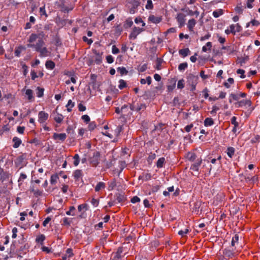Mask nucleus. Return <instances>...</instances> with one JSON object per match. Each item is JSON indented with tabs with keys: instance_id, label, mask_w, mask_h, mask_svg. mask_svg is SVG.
Listing matches in <instances>:
<instances>
[{
	"instance_id": "nucleus-20",
	"label": "nucleus",
	"mask_w": 260,
	"mask_h": 260,
	"mask_svg": "<svg viewBox=\"0 0 260 260\" xmlns=\"http://www.w3.org/2000/svg\"><path fill=\"white\" fill-rule=\"evenodd\" d=\"M55 66L54 62L51 60H47L45 63L46 68L49 70H53Z\"/></svg>"
},
{
	"instance_id": "nucleus-10",
	"label": "nucleus",
	"mask_w": 260,
	"mask_h": 260,
	"mask_svg": "<svg viewBox=\"0 0 260 260\" xmlns=\"http://www.w3.org/2000/svg\"><path fill=\"white\" fill-rule=\"evenodd\" d=\"M196 23H197V22H196V20H194V19H191L188 21L187 26L188 30L190 31H193V28H194V27L195 26Z\"/></svg>"
},
{
	"instance_id": "nucleus-27",
	"label": "nucleus",
	"mask_w": 260,
	"mask_h": 260,
	"mask_svg": "<svg viewBox=\"0 0 260 260\" xmlns=\"http://www.w3.org/2000/svg\"><path fill=\"white\" fill-rule=\"evenodd\" d=\"M117 71L121 75H126L128 73L125 68L123 67H118L117 69Z\"/></svg>"
},
{
	"instance_id": "nucleus-32",
	"label": "nucleus",
	"mask_w": 260,
	"mask_h": 260,
	"mask_svg": "<svg viewBox=\"0 0 260 260\" xmlns=\"http://www.w3.org/2000/svg\"><path fill=\"white\" fill-rule=\"evenodd\" d=\"M67 110L69 112H71L73 107L74 106V103L72 102L71 100L68 101V104L67 105Z\"/></svg>"
},
{
	"instance_id": "nucleus-44",
	"label": "nucleus",
	"mask_w": 260,
	"mask_h": 260,
	"mask_svg": "<svg viewBox=\"0 0 260 260\" xmlns=\"http://www.w3.org/2000/svg\"><path fill=\"white\" fill-rule=\"evenodd\" d=\"M162 63V60L160 58H157L156 59V63L155 68L157 70L161 69V65Z\"/></svg>"
},
{
	"instance_id": "nucleus-14",
	"label": "nucleus",
	"mask_w": 260,
	"mask_h": 260,
	"mask_svg": "<svg viewBox=\"0 0 260 260\" xmlns=\"http://www.w3.org/2000/svg\"><path fill=\"white\" fill-rule=\"evenodd\" d=\"M106 187V184L103 182H99L95 187V191L99 192Z\"/></svg>"
},
{
	"instance_id": "nucleus-48",
	"label": "nucleus",
	"mask_w": 260,
	"mask_h": 260,
	"mask_svg": "<svg viewBox=\"0 0 260 260\" xmlns=\"http://www.w3.org/2000/svg\"><path fill=\"white\" fill-rule=\"evenodd\" d=\"M189 231L187 229H185L184 230H180L178 232V234L182 237L185 236L188 233Z\"/></svg>"
},
{
	"instance_id": "nucleus-60",
	"label": "nucleus",
	"mask_w": 260,
	"mask_h": 260,
	"mask_svg": "<svg viewBox=\"0 0 260 260\" xmlns=\"http://www.w3.org/2000/svg\"><path fill=\"white\" fill-rule=\"evenodd\" d=\"M82 119L86 123L90 121V117L87 115H84L81 117Z\"/></svg>"
},
{
	"instance_id": "nucleus-47",
	"label": "nucleus",
	"mask_w": 260,
	"mask_h": 260,
	"mask_svg": "<svg viewBox=\"0 0 260 260\" xmlns=\"http://www.w3.org/2000/svg\"><path fill=\"white\" fill-rule=\"evenodd\" d=\"M184 87V80L181 79L178 81L177 83V88L179 89H182Z\"/></svg>"
},
{
	"instance_id": "nucleus-59",
	"label": "nucleus",
	"mask_w": 260,
	"mask_h": 260,
	"mask_svg": "<svg viewBox=\"0 0 260 260\" xmlns=\"http://www.w3.org/2000/svg\"><path fill=\"white\" fill-rule=\"evenodd\" d=\"M62 224L64 225H70V223H71V222L69 220V219L67 217H65L63 219H62Z\"/></svg>"
},
{
	"instance_id": "nucleus-16",
	"label": "nucleus",
	"mask_w": 260,
	"mask_h": 260,
	"mask_svg": "<svg viewBox=\"0 0 260 260\" xmlns=\"http://www.w3.org/2000/svg\"><path fill=\"white\" fill-rule=\"evenodd\" d=\"M63 119V116L62 115L56 113L54 116V120L58 123H60L62 121Z\"/></svg>"
},
{
	"instance_id": "nucleus-26",
	"label": "nucleus",
	"mask_w": 260,
	"mask_h": 260,
	"mask_svg": "<svg viewBox=\"0 0 260 260\" xmlns=\"http://www.w3.org/2000/svg\"><path fill=\"white\" fill-rule=\"evenodd\" d=\"M165 161V158L164 157L159 158L156 162V166L158 168H161L163 167V165Z\"/></svg>"
},
{
	"instance_id": "nucleus-18",
	"label": "nucleus",
	"mask_w": 260,
	"mask_h": 260,
	"mask_svg": "<svg viewBox=\"0 0 260 260\" xmlns=\"http://www.w3.org/2000/svg\"><path fill=\"white\" fill-rule=\"evenodd\" d=\"M204 123L205 126H210L214 124V121L212 118L208 117L205 119Z\"/></svg>"
},
{
	"instance_id": "nucleus-28",
	"label": "nucleus",
	"mask_w": 260,
	"mask_h": 260,
	"mask_svg": "<svg viewBox=\"0 0 260 260\" xmlns=\"http://www.w3.org/2000/svg\"><path fill=\"white\" fill-rule=\"evenodd\" d=\"M25 94L27 96L28 100L31 101L33 99V92L31 89H27L25 91Z\"/></svg>"
},
{
	"instance_id": "nucleus-12",
	"label": "nucleus",
	"mask_w": 260,
	"mask_h": 260,
	"mask_svg": "<svg viewBox=\"0 0 260 260\" xmlns=\"http://www.w3.org/2000/svg\"><path fill=\"white\" fill-rule=\"evenodd\" d=\"M234 254L235 253L232 250L225 249L223 251L224 256L226 258H232L234 256Z\"/></svg>"
},
{
	"instance_id": "nucleus-33",
	"label": "nucleus",
	"mask_w": 260,
	"mask_h": 260,
	"mask_svg": "<svg viewBox=\"0 0 260 260\" xmlns=\"http://www.w3.org/2000/svg\"><path fill=\"white\" fill-rule=\"evenodd\" d=\"M234 82V80L233 78H229L228 79L227 82H226L224 83V85L225 87H226L227 88H229L230 87V85L233 84Z\"/></svg>"
},
{
	"instance_id": "nucleus-41",
	"label": "nucleus",
	"mask_w": 260,
	"mask_h": 260,
	"mask_svg": "<svg viewBox=\"0 0 260 260\" xmlns=\"http://www.w3.org/2000/svg\"><path fill=\"white\" fill-rule=\"evenodd\" d=\"M188 64L186 62L181 63L178 66V70L180 71H184L187 68Z\"/></svg>"
},
{
	"instance_id": "nucleus-61",
	"label": "nucleus",
	"mask_w": 260,
	"mask_h": 260,
	"mask_svg": "<svg viewBox=\"0 0 260 260\" xmlns=\"http://www.w3.org/2000/svg\"><path fill=\"white\" fill-rule=\"evenodd\" d=\"M193 126V124L192 123L187 125L184 127L185 131L187 133L190 132Z\"/></svg>"
},
{
	"instance_id": "nucleus-8",
	"label": "nucleus",
	"mask_w": 260,
	"mask_h": 260,
	"mask_svg": "<svg viewBox=\"0 0 260 260\" xmlns=\"http://www.w3.org/2000/svg\"><path fill=\"white\" fill-rule=\"evenodd\" d=\"M100 154L99 152H95L93 154L92 157L91 158V162L93 166H96L99 162Z\"/></svg>"
},
{
	"instance_id": "nucleus-22",
	"label": "nucleus",
	"mask_w": 260,
	"mask_h": 260,
	"mask_svg": "<svg viewBox=\"0 0 260 260\" xmlns=\"http://www.w3.org/2000/svg\"><path fill=\"white\" fill-rule=\"evenodd\" d=\"M202 161V160L201 159V160H199L198 161H197L196 162L193 164L191 166V169H192L193 171H198L199 167L201 165Z\"/></svg>"
},
{
	"instance_id": "nucleus-45",
	"label": "nucleus",
	"mask_w": 260,
	"mask_h": 260,
	"mask_svg": "<svg viewBox=\"0 0 260 260\" xmlns=\"http://www.w3.org/2000/svg\"><path fill=\"white\" fill-rule=\"evenodd\" d=\"M27 178V176L26 174L24 173H21L20 177L18 179V182L20 184H22L23 181Z\"/></svg>"
},
{
	"instance_id": "nucleus-37",
	"label": "nucleus",
	"mask_w": 260,
	"mask_h": 260,
	"mask_svg": "<svg viewBox=\"0 0 260 260\" xmlns=\"http://www.w3.org/2000/svg\"><path fill=\"white\" fill-rule=\"evenodd\" d=\"M147 10H152L153 8V5L151 0H147V4L145 6Z\"/></svg>"
},
{
	"instance_id": "nucleus-1",
	"label": "nucleus",
	"mask_w": 260,
	"mask_h": 260,
	"mask_svg": "<svg viewBox=\"0 0 260 260\" xmlns=\"http://www.w3.org/2000/svg\"><path fill=\"white\" fill-rule=\"evenodd\" d=\"M44 37L45 34L43 31L38 34H31L27 40V47L33 48L35 51L38 50L45 45Z\"/></svg>"
},
{
	"instance_id": "nucleus-46",
	"label": "nucleus",
	"mask_w": 260,
	"mask_h": 260,
	"mask_svg": "<svg viewBox=\"0 0 260 260\" xmlns=\"http://www.w3.org/2000/svg\"><path fill=\"white\" fill-rule=\"evenodd\" d=\"M200 14V13L198 11L196 10L195 11H193L191 10H189L188 11V15L189 16H194L196 15V17H197Z\"/></svg>"
},
{
	"instance_id": "nucleus-31",
	"label": "nucleus",
	"mask_w": 260,
	"mask_h": 260,
	"mask_svg": "<svg viewBox=\"0 0 260 260\" xmlns=\"http://www.w3.org/2000/svg\"><path fill=\"white\" fill-rule=\"evenodd\" d=\"M140 82L142 84H146V83H147V84L148 85H150L151 83V77L150 76H148L146 78V79H141V81H140Z\"/></svg>"
},
{
	"instance_id": "nucleus-36",
	"label": "nucleus",
	"mask_w": 260,
	"mask_h": 260,
	"mask_svg": "<svg viewBox=\"0 0 260 260\" xmlns=\"http://www.w3.org/2000/svg\"><path fill=\"white\" fill-rule=\"evenodd\" d=\"M126 83L124 80H123L122 79H120L119 81L118 88L120 89H123L124 87H126Z\"/></svg>"
},
{
	"instance_id": "nucleus-52",
	"label": "nucleus",
	"mask_w": 260,
	"mask_h": 260,
	"mask_svg": "<svg viewBox=\"0 0 260 260\" xmlns=\"http://www.w3.org/2000/svg\"><path fill=\"white\" fill-rule=\"evenodd\" d=\"M24 49L22 46H20L18 48H16L15 51V54L16 56H19L20 54L21 53L22 49Z\"/></svg>"
},
{
	"instance_id": "nucleus-58",
	"label": "nucleus",
	"mask_w": 260,
	"mask_h": 260,
	"mask_svg": "<svg viewBox=\"0 0 260 260\" xmlns=\"http://www.w3.org/2000/svg\"><path fill=\"white\" fill-rule=\"evenodd\" d=\"M68 257H71L73 255V250L71 248H68L66 250V254Z\"/></svg>"
},
{
	"instance_id": "nucleus-56",
	"label": "nucleus",
	"mask_w": 260,
	"mask_h": 260,
	"mask_svg": "<svg viewBox=\"0 0 260 260\" xmlns=\"http://www.w3.org/2000/svg\"><path fill=\"white\" fill-rule=\"evenodd\" d=\"M106 60L108 63H112L114 61V58L112 55H109L106 56Z\"/></svg>"
},
{
	"instance_id": "nucleus-3",
	"label": "nucleus",
	"mask_w": 260,
	"mask_h": 260,
	"mask_svg": "<svg viewBox=\"0 0 260 260\" xmlns=\"http://www.w3.org/2000/svg\"><path fill=\"white\" fill-rule=\"evenodd\" d=\"M36 51L40 53L39 56L41 57L49 56L51 55V51H49L45 45L43 47H41L40 49L36 50Z\"/></svg>"
},
{
	"instance_id": "nucleus-5",
	"label": "nucleus",
	"mask_w": 260,
	"mask_h": 260,
	"mask_svg": "<svg viewBox=\"0 0 260 260\" xmlns=\"http://www.w3.org/2000/svg\"><path fill=\"white\" fill-rule=\"evenodd\" d=\"M176 19L179 24V27L181 28L184 25L186 20L184 14L181 13L177 14Z\"/></svg>"
},
{
	"instance_id": "nucleus-7",
	"label": "nucleus",
	"mask_w": 260,
	"mask_h": 260,
	"mask_svg": "<svg viewBox=\"0 0 260 260\" xmlns=\"http://www.w3.org/2000/svg\"><path fill=\"white\" fill-rule=\"evenodd\" d=\"M129 4L132 5V8L129 10V13L131 14H134L136 10L140 5V2L138 0H132L129 2Z\"/></svg>"
},
{
	"instance_id": "nucleus-64",
	"label": "nucleus",
	"mask_w": 260,
	"mask_h": 260,
	"mask_svg": "<svg viewBox=\"0 0 260 260\" xmlns=\"http://www.w3.org/2000/svg\"><path fill=\"white\" fill-rule=\"evenodd\" d=\"M140 201V199L137 196H135L131 199V202L133 204L139 202Z\"/></svg>"
},
{
	"instance_id": "nucleus-17",
	"label": "nucleus",
	"mask_w": 260,
	"mask_h": 260,
	"mask_svg": "<svg viewBox=\"0 0 260 260\" xmlns=\"http://www.w3.org/2000/svg\"><path fill=\"white\" fill-rule=\"evenodd\" d=\"M133 25V21L131 18H127L124 22V27L125 28H128L132 26Z\"/></svg>"
},
{
	"instance_id": "nucleus-49",
	"label": "nucleus",
	"mask_w": 260,
	"mask_h": 260,
	"mask_svg": "<svg viewBox=\"0 0 260 260\" xmlns=\"http://www.w3.org/2000/svg\"><path fill=\"white\" fill-rule=\"evenodd\" d=\"M31 191L34 193L36 196H40L42 194V191L39 189H32Z\"/></svg>"
},
{
	"instance_id": "nucleus-38",
	"label": "nucleus",
	"mask_w": 260,
	"mask_h": 260,
	"mask_svg": "<svg viewBox=\"0 0 260 260\" xmlns=\"http://www.w3.org/2000/svg\"><path fill=\"white\" fill-rule=\"evenodd\" d=\"M122 129H123L122 126H121V125L118 126L115 130V135L116 137H118L120 135Z\"/></svg>"
},
{
	"instance_id": "nucleus-30",
	"label": "nucleus",
	"mask_w": 260,
	"mask_h": 260,
	"mask_svg": "<svg viewBox=\"0 0 260 260\" xmlns=\"http://www.w3.org/2000/svg\"><path fill=\"white\" fill-rule=\"evenodd\" d=\"M238 107H243L246 105H250V102L248 100H242L238 102Z\"/></svg>"
},
{
	"instance_id": "nucleus-29",
	"label": "nucleus",
	"mask_w": 260,
	"mask_h": 260,
	"mask_svg": "<svg viewBox=\"0 0 260 260\" xmlns=\"http://www.w3.org/2000/svg\"><path fill=\"white\" fill-rule=\"evenodd\" d=\"M235 153V149L233 147H230L227 149V154L230 157L232 158Z\"/></svg>"
},
{
	"instance_id": "nucleus-24",
	"label": "nucleus",
	"mask_w": 260,
	"mask_h": 260,
	"mask_svg": "<svg viewBox=\"0 0 260 260\" xmlns=\"http://www.w3.org/2000/svg\"><path fill=\"white\" fill-rule=\"evenodd\" d=\"M223 14L222 9H218L213 12L212 15L215 18H218Z\"/></svg>"
},
{
	"instance_id": "nucleus-2",
	"label": "nucleus",
	"mask_w": 260,
	"mask_h": 260,
	"mask_svg": "<svg viewBox=\"0 0 260 260\" xmlns=\"http://www.w3.org/2000/svg\"><path fill=\"white\" fill-rule=\"evenodd\" d=\"M145 29L143 27H139L134 26L131 32L129 35V39L130 40H135L137 38V36L142 32L144 31Z\"/></svg>"
},
{
	"instance_id": "nucleus-54",
	"label": "nucleus",
	"mask_w": 260,
	"mask_h": 260,
	"mask_svg": "<svg viewBox=\"0 0 260 260\" xmlns=\"http://www.w3.org/2000/svg\"><path fill=\"white\" fill-rule=\"evenodd\" d=\"M237 118L235 116H233L231 119V123L232 124L234 125L235 127H237L239 126L238 122L236 121Z\"/></svg>"
},
{
	"instance_id": "nucleus-39",
	"label": "nucleus",
	"mask_w": 260,
	"mask_h": 260,
	"mask_svg": "<svg viewBox=\"0 0 260 260\" xmlns=\"http://www.w3.org/2000/svg\"><path fill=\"white\" fill-rule=\"evenodd\" d=\"M78 210L79 212H81L83 210L86 211L88 210V205L86 204L80 205L78 207Z\"/></svg>"
},
{
	"instance_id": "nucleus-9",
	"label": "nucleus",
	"mask_w": 260,
	"mask_h": 260,
	"mask_svg": "<svg viewBox=\"0 0 260 260\" xmlns=\"http://www.w3.org/2000/svg\"><path fill=\"white\" fill-rule=\"evenodd\" d=\"M53 138L55 140H59L62 142L64 141L67 138V135L65 133H54Z\"/></svg>"
},
{
	"instance_id": "nucleus-11",
	"label": "nucleus",
	"mask_w": 260,
	"mask_h": 260,
	"mask_svg": "<svg viewBox=\"0 0 260 260\" xmlns=\"http://www.w3.org/2000/svg\"><path fill=\"white\" fill-rule=\"evenodd\" d=\"M148 20L152 23L157 24L161 21V18L159 17H156L153 15H151L148 17Z\"/></svg>"
},
{
	"instance_id": "nucleus-15",
	"label": "nucleus",
	"mask_w": 260,
	"mask_h": 260,
	"mask_svg": "<svg viewBox=\"0 0 260 260\" xmlns=\"http://www.w3.org/2000/svg\"><path fill=\"white\" fill-rule=\"evenodd\" d=\"M82 171L80 170H76L73 173V176L76 181L79 180L82 177Z\"/></svg>"
},
{
	"instance_id": "nucleus-25",
	"label": "nucleus",
	"mask_w": 260,
	"mask_h": 260,
	"mask_svg": "<svg viewBox=\"0 0 260 260\" xmlns=\"http://www.w3.org/2000/svg\"><path fill=\"white\" fill-rule=\"evenodd\" d=\"M240 99L239 94L232 93L230 95L229 102L232 103L233 101H238Z\"/></svg>"
},
{
	"instance_id": "nucleus-4",
	"label": "nucleus",
	"mask_w": 260,
	"mask_h": 260,
	"mask_svg": "<svg viewBox=\"0 0 260 260\" xmlns=\"http://www.w3.org/2000/svg\"><path fill=\"white\" fill-rule=\"evenodd\" d=\"M49 115L44 111H40L38 113V121L40 123H43L48 119Z\"/></svg>"
},
{
	"instance_id": "nucleus-57",
	"label": "nucleus",
	"mask_w": 260,
	"mask_h": 260,
	"mask_svg": "<svg viewBox=\"0 0 260 260\" xmlns=\"http://www.w3.org/2000/svg\"><path fill=\"white\" fill-rule=\"evenodd\" d=\"M119 52V50L116 47L115 45H113L112 47V53L114 54H118Z\"/></svg>"
},
{
	"instance_id": "nucleus-43",
	"label": "nucleus",
	"mask_w": 260,
	"mask_h": 260,
	"mask_svg": "<svg viewBox=\"0 0 260 260\" xmlns=\"http://www.w3.org/2000/svg\"><path fill=\"white\" fill-rule=\"evenodd\" d=\"M116 185V181L115 180L108 182L109 190H112Z\"/></svg>"
},
{
	"instance_id": "nucleus-62",
	"label": "nucleus",
	"mask_w": 260,
	"mask_h": 260,
	"mask_svg": "<svg viewBox=\"0 0 260 260\" xmlns=\"http://www.w3.org/2000/svg\"><path fill=\"white\" fill-rule=\"evenodd\" d=\"M96 127V124L95 122H90L88 125V129L89 131L93 130Z\"/></svg>"
},
{
	"instance_id": "nucleus-55",
	"label": "nucleus",
	"mask_w": 260,
	"mask_h": 260,
	"mask_svg": "<svg viewBox=\"0 0 260 260\" xmlns=\"http://www.w3.org/2000/svg\"><path fill=\"white\" fill-rule=\"evenodd\" d=\"M40 13L41 15H44L46 17H47V15L46 11H45V6H43L40 8Z\"/></svg>"
},
{
	"instance_id": "nucleus-19",
	"label": "nucleus",
	"mask_w": 260,
	"mask_h": 260,
	"mask_svg": "<svg viewBox=\"0 0 260 260\" xmlns=\"http://www.w3.org/2000/svg\"><path fill=\"white\" fill-rule=\"evenodd\" d=\"M13 141L14 142L13 147L15 148L19 147L21 143V140L16 137L13 138Z\"/></svg>"
},
{
	"instance_id": "nucleus-50",
	"label": "nucleus",
	"mask_w": 260,
	"mask_h": 260,
	"mask_svg": "<svg viewBox=\"0 0 260 260\" xmlns=\"http://www.w3.org/2000/svg\"><path fill=\"white\" fill-rule=\"evenodd\" d=\"M238 240H239V236L238 235H235L234 236V237H233V239H232V242H231V244L232 245V246H234L235 245V243L237 242L238 241Z\"/></svg>"
},
{
	"instance_id": "nucleus-34",
	"label": "nucleus",
	"mask_w": 260,
	"mask_h": 260,
	"mask_svg": "<svg viewBox=\"0 0 260 260\" xmlns=\"http://www.w3.org/2000/svg\"><path fill=\"white\" fill-rule=\"evenodd\" d=\"M44 88L38 87L37 88V96L38 98L42 97L44 94Z\"/></svg>"
},
{
	"instance_id": "nucleus-35",
	"label": "nucleus",
	"mask_w": 260,
	"mask_h": 260,
	"mask_svg": "<svg viewBox=\"0 0 260 260\" xmlns=\"http://www.w3.org/2000/svg\"><path fill=\"white\" fill-rule=\"evenodd\" d=\"M75 208L74 206H71L70 207V210L66 212V214L68 215L75 216Z\"/></svg>"
},
{
	"instance_id": "nucleus-23",
	"label": "nucleus",
	"mask_w": 260,
	"mask_h": 260,
	"mask_svg": "<svg viewBox=\"0 0 260 260\" xmlns=\"http://www.w3.org/2000/svg\"><path fill=\"white\" fill-rule=\"evenodd\" d=\"M59 179L58 175L57 174H53L51 176L50 183L51 184H55L57 183Z\"/></svg>"
},
{
	"instance_id": "nucleus-40",
	"label": "nucleus",
	"mask_w": 260,
	"mask_h": 260,
	"mask_svg": "<svg viewBox=\"0 0 260 260\" xmlns=\"http://www.w3.org/2000/svg\"><path fill=\"white\" fill-rule=\"evenodd\" d=\"M74 161V165L75 166H77L80 162V157L79 155L78 154H76L73 157Z\"/></svg>"
},
{
	"instance_id": "nucleus-51",
	"label": "nucleus",
	"mask_w": 260,
	"mask_h": 260,
	"mask_svg": "<svg viewBox=\"0 0 260 260\" xmlns=\"http://www.w3.org/2000/svg\"><path fill=\"white\" fill-rule=\"evenodd\" d=\"M237 73L238 74L240 75V78H244L245 77V76L244 75L245 71L244 70L238 69L237 71Z\"/></svg>"
},
{
	"instance_id": "nucleus-6",
	"label": "nucleus",
	"mask_w": 260,
	"mask_h": 260,
	"mask_svg": "<svg viewBox=\"0 0 260 260\" xmlns=\"http://www.w3.org/2000/svg\"><path fill=\"white\" fill-rule=\"evenodd\" d=\"M232 34L235 35L236 32H240L242 30V27L239 23L232 24L229 26Z\"/></svg>"
},
{
	"instance_id": "nucleus-21",
	"label": "nucleus",
	"mask_w": 260,
	"mask_h": 260,
	"mask_svg": "<svg viewBox=\"0 0 260 260\" xmlns=\"http://www.w3.org/2000/svg\"><path fill=\"white\" fill-rule=\"evenodd\" d=\"M212 46V45L211 42H207L206 43V44L202 47V51L206 52L207 51L211 50Z\"/></svg>"
},
{
	"instance_id": "nucleus-53",
	"label": "nucleus",
	"mask_w": 260,
	"mask_h": 260,
	"mask_svg": "<svg viewBox=\"0 0 260 260\" xmlns=\"http://www.w3.org/2000/svg\"><path fill=\"white\" fill-rule=\"evenodd\" d=\"M121 252L122 251L120 249H118L113 257V260H118L120 257V254Z\"/></svg>"
},
{
	"instance_id": "nucleus-42",
	"label": "nucleus",
	"mask_w": 260,
	"mask_h": 260,
	"mask_svg": "<svg viewBox=\"0 0 260 260\" xmlns=\"http://www.w3.org/2000/svg\"><path fill=\"white\" fill-rule=\"evenodd\" d=\"M45 239V237L44 235H40L36 238V241L37 243H42Z\"/></svg>"
},
{
	"instance_id": "nucleus-13",
	"label": "nucleus",
	"mask_w": 260,
	"mask_h": 260,
	"mask_svg": "<svg viewBox=\"0 0 260 260\" xmlns=\"http://www.w3.org/2000/svg\"><path fill=\"white\" fill-rule=\"evenodd\" d=\"M190 53L189 49L188 48L180 49L179 51V54L182 57H185L188 55Z\"/></svg>"
},
{
	"instance_id": "nucleus-63",
	"label": "nucleus",
	"mask_w": 260,
	"mask_h": 260,
	"mask_svg": "<svg viewBox=\"0 0 260 260\" xmlns=\"http://www.w3.org/2000/svg\"><path fill=\"white\" fill-rule=\"evenodd\" d=\"M83 40L85 42H87L88 44H91L93 42V41L91 39H88L85 36H83Z\"/></svg>"
}]
</instances>
